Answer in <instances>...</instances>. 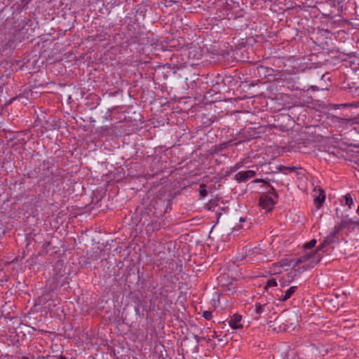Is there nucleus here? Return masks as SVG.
<instances>
[{"label": "nucleus", "instance_id": "obj_1", "mask_svg": "<svg viewBox=\"0 0 359 359\" xmlns=\"http://www.w3.org/2000/svg\"><path fill=\"white\" fill-rule=\"evenodd\" d=\"M321 258L322 254L317 252L306 253L294 260V264L290 273H293L294 276H296L297 273H300L309 269L313 268L319 263Z\"/></svg>", "mask_w": 359, "mask_h": 359}, {"label": "nucleus", "instance_id": "obj_2", "mask_svg": "<svg viewBox=\"0 0 359 359\" xmlns=\"http://www.w3.org/2000/svg\"><path fill=\"white\" fill-rule=\"evenodd\" d=\"M278 200L273 198L271 196L262 195L259 198V205L267 211L272 210Z\"/></svg>", "mask_w": 359, "mask_h": 359}, {"label": "nucleus", "instance_id": "obj_3", "mask_svg": "<svg viewBox=\"0 0 359 359\" xmlns=\"http://www.w3.org/2000/svg\"><path fill=\"white\" fill-rule=\"evenodd\" d=\"M359 225V219L355 220L353 219L344 218L341 222L334 226L335 232L339 233L342 229L348 228L352 226H355Z\"/></svg>", "mask_w": 359, "mask_h": 359}, {"label": "nucleus", "instance_id": "obj_4", "mask_svg": "<svg viewBox=\"0 0 359 359\" xmlns=\"http://www.w3.org/2000/svg\"><path fill=\"white\" fill-rule=\"evenodd\" d=\"M272 309V306L269 303L257 302L255 305V311L259 317L262 314H267Z\"/></svg>", "mask_w": 359, "mask_h": 359}, {"label": "nucleus", "instance_id": "obj_5", "mask_svg": "<svg viewBox=\"0 0 359 359\" xmlns=\"http://www.w3.org/2000/svg\"><path fill=\"white\" fill-rule=\"evenodd\" d=\"M255 175V171L252 170L241 171L236 174L234 179L238 183H241L246 182L248 179L253 177Z\"/></svg>", "mask_w": 359, "mask_h": 359}, {"label": "nucleus", "instance_id": "obj_6", "mask_svg": "<svg viewBox=\"0 0 359 359\" xmlns=\"http://www.w3.org/2000/svg\"><path fill=\"white\" fill-rule=\"evenodd\" d=\"M241 316L238 314H235L229 320V325L234 330L241 328L243 327L242 325L241 324Z\"/></svg>", "mask_w": 359, "mask_h": 359}, {"label": "nucleus", "instance_id": "obj_7", "mask_svg": "<svg viewBox=\"0 0 359 359\" xmlns=\"http://www.w3.org/2000/svg\"><path fill=\"white\" fill-rule=\"evenodd\" d=\"M318 191L319 194L314 199V203L317 208H320L325 200V193L324 190L322 189H319Z\"/></svg>", "mask_w": 359, "mask_h": 359}, {"label": "nucleus", "instance_id": "obj_8", "mask_svg": "<svg viewBox=\"0 0 359 359\" xmlns=\"http://www.w3.org/2000/svg\"><path fill=\"white\" fill-rule=\"evenodd\" d=\"M297 287V286H292L291 287H290L285 293L284 295H281L280 297H279V300L280 302H285L286 300H287L288 299H290L291 297V296L294 293V292L296 291Z\"/></svg>", "mask_w": 359, "mask_h": 359}, {"label": "nucleus", "instance_id": "obj_9", "mask_svg": "<svg viewBox=\"0 0 359 359\" xmlns=\"http://www.w3.org/2000/svg\"><path fill=\"white\" fill-rule=\"evenodd\" d=\"M338 233H339L335 232V228H334V231L332 233H330L327 238H325V243H328L329 245L331 243H335L337 240V235Z\"/></svg>", "mask_w": 359, "mask_h": 359}, {"label": "nucleus", "instance_id": "obj_10", "mask_svg": "<svg viewBox=\"0 0 359 359\" xmlns=\"http://www.w3.org/2000/svg\"><path fill=\"white\" fill-rule=\"evenodd\" d=\"M266 186H268L270 188V190L268 191L266 195L271 196L273 198H275L276 200H278V195L276 189H274V187H272L271 185H270L269 183H268V184H266Z\"/></svg>", "mask_w": 359, "mask_h": 359}, {"label": "nucleus", "instance_id": "obj_11", "mask_svg": "<svg viewBox=\"0 0 359 359\" xmlns=\"http://www.w3.org/2000/svg\"><path fill=\"white\" fill-rule=\"evenodd\" d=\"M277 286V282L276 280L274 278L269 279L266 281V285H265V290H267L269 287Z\"/></svg>", "mask_w": 359, "mask_h": 359}, {"label": "nucleus", "instance_id": "obj_12", "mask_svg": "<svg viewBox=\"0 0 359 359\" xmlns=\"http://www.w3.org/2000/svg\"><path fill=\"white\" fill-rule=\"evenodd\" d=\"M345 198V203L347 205L349 208L351 207V205L353 204V198H351V195L349 194H346L344 196Z\"/></svg>", "mask_w": 359, "mask_h": 359}, {"label": "nucleus", "instance_id": "obj_13", "mask_svg": "<svg viewBox=\"0 0 359 359\" xmlns=\"http://www.w3.org/2000/svg\"><path fill=\"white\" fill-rule=\"evenodd\" d=\"M316 244V240L312 239L309 242H308L304 245V249H311L312 248H313L315 246Z\"/></svg>", "mask_w": 359, "mask_h": 359}, {"label": "nucleus", "instance_id": "obj_14", "mask_svg": "<svg viewBox=\"0 0 359 359\" xmlns=\"http://www.w3.org/2000/svg\"><path fill=\"white\" fill-rule=\"evenodd\" d=\"M225 292H229L228 294H233L235 292V287L232 283L227 285L226 289H224Z\"/></svg>", "mask_w": 359, "mask_h": 359}, {"label": "nucleus", "instance_id": "obj_15", "mask_svg": "<svg viewBox=\"0 0 359 359\" xmlns=\"http://www.w3.org/2000/svg\"><path fill=\"white\" fill-rule=\"evenodd\" d=\"M226 145L224 142L219 144V145H216L214 151L215 153H219V151H222L224 149L226 148Z\"/></svg>", "mask_w": 359, "mask_h": 359}, {"label": "nucleus", "instance_id": "obj_16", "mask_svg": "<svg viewBox=\"0 0 359 359\" xmlns=\"http://www.w3.org/2000/svg\"><path fill=\"white\" fill-rule=\"evenodd\" d=\"M208 194V191L205 189V184H201L200 186V195L202 196V197H205Z\"/></svg>", "mask_w": 359, "mask_h": 359}, {"label": "nucleus", "instance_id": "obj_17", "mask_svg": "<svg viewBox=\"0 0 359 359\" xmlns=\"http://www.w3.org/2000/svg\"><path fill=\"white\" fill-rule=\"evenodd\" d=\"M242 165H243V163L242 162L237 163L233 166L231 167V168H230L231 172H236V171H237L238 169H240L242 167Z\"/></svg>", "mask_w": 359, "mask_h": 359}, {"label": "nucleus", "instance_id": "obj_18", "mask_svg": "<svg viewBox=\"0 0 359 359\" xmlns=\"http://www.w3.org/2000/svg\"><path fill=\"white\" fill-rule=\"evenodd\" d=\"M329 244L325 243V239L322 242V243L318 247L317 250L315 252L319 253L320 251L323 250L324 248L327 246Z\"/></svg>", "mask_w": 359, "mask_h": 359}, {"label": "nucleus", "instance_id": "obj_19", "mask_svg": "<svg viewBox=\"0 0 359 359\" xmlns=\"http://www.w3.org/2000/svg\"><path fill=\"white\" fill-rule=\"evenodd\" d=\"M203 316L206 319V320H210L212 318V312L211 311H203Z\"/></svg>", "mask_w": 359, "mask_h": 359}, {"label": "nucleus", "instance_id": "obj_20", "mask_svg": "<svg viewBox=\"0 0 359 359\" xmlns=\"http://www.w3.org/2000/svg\"><path fill=\"white\" fill-rule=\"evenodd\" d=\"M243 142V140H239L238 142H233V140H229V141H227V142H225V144L226 145V147H229V146H231V145H238V144L241 143Z\"/></svg>", "mask_w": 359, "mask_h": 359}, {"label": "nucleus", "instance_id": "obj_21", "mask_svg": "<svg viewBox=\"0 0 359 359\" xmlns=\"http://www.w3.org/2000/svg\"><path fill=\"white\" fill-rule=\"evenodd\" d=\"M297 169L295 167H285V166H280L279 168V170L280 171H283L284 170H290V171H294Z\"/></svg>", "mask_w": 359, "mask_h": 359}, {"label": "nucleus", "instance_id": "obj_22", "mask_svg": "<svg viewBox=\"0 0 359 359\" xmlns=\"http://www.w3.org/2000/svg\"><path fill=\"white\" fill-rule=\"evenodd\" d=\"M255 183H259V182H262L264 183V184H268V182H266L263 179H256L253 181Z\"/></svg>", "mask_w": 359, "mask_h": 359}, {"label": "nucleus", "instance_id": "obj_23", "mask_svg": "<svg viewBox=\"0 0 359 359\" xmlns=\"http://www.w3.org/2000/svg\"><path fill=\"white\" fill-rule=\"evenodd\" d=\"M50 244V241H47V242L44 243V244L43 245V248H46V247H48Z\"/></svg>", "mask_w": 359, "mask_h": 359}, {"label": "nucleus", "instance_id": "obj_24", "mask_svg": "<svg viewBox=\"0 0 359 359\" xmlns=\"http://www.w3.org/2000/svg\"><path fill=\"white\" fill-rule=\"evenodd\" d=\"M21 359H29V358L28 357H27V356H22L21 358Z\"/></svg>", "mask_w": 359, "mask_h": 359}, {"label": "nucleus", "instance_id": "obj_25", "mask_svg": "<svg viewBox=\"0 0 359 359\" xmlns=\"http://www.w3.org/2000/svg\"><path fill=\"white\" fill-rule=\"evenodd\" d=\"M356 212L359 215V205H358V209L356 210Z\"/></svg>", "mask_w": 359, "mask_h": 359}, {"label": "nucleus", "instance_id": "obj_26", "mask_svg": "<svg viewBox=\"0 0 359 359\" xmlns=\"http://www.w3.org/2000/svg\"><path fill=\"white\" fill-rule=\"evenodd\" d=\"M62 359H67L66 358L62 357Z\"/></svg>", "mask_w": 359, "mask_h": 359}]
</instances>
